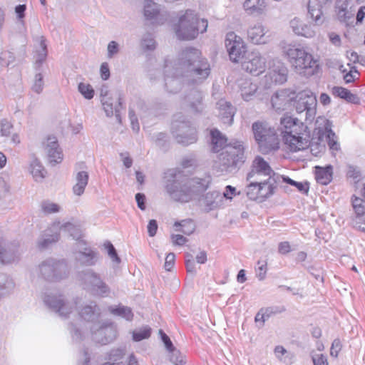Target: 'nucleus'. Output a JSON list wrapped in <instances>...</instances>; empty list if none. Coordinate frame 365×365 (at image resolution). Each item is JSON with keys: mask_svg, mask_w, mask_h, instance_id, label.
<instances>
[{"mask_svg": "<svg viewBox=\"0 0 365 365\" xmlns=\"http://www.w3.org/2000/svg\"><path fill=\"white\" fill-rule=\"evenodd\" d=\"M39 274L46 280L58 281L67 277L68 269L67 264L63 261H56L48 259L42 262L38 266Z\"/></svg>", "mask_w": 365, "mask_h": 365, "instance_id": "nucleus-12", "label": "nucleus"}, {"mask_svg": "<svg viewBox=\"0 0 365 365\" xmlns=\"http://www.w3.org/2000/svg\"><path fill=\"white\" fill-rule=\"evenodd\" d=\"M210 73V64L196 48H186L173 61H165V82L170 93L177 92L181 86L180 77L186 76L192 83H198L206 79Z\"/></svg>", "mask_w": 365, "mask_h": 365, "instance_id": "nucleus-2", "label": "nucleus"}, {"mask_svg": "<svg viewBox=\"0 0 365 365\" xmlns=\"http://www.w3.org/2000/svg\"><path fill=\"white\" fill-rule=\"evenodd\" d=\"M354 15V10L351 6L346 10L337 11V17L341 22H346L348 20L351 19Z\"/></svg>", "mask_w": 365, "mask_h": 365, "instance_id": "nucleus-51", "label": "nucleus"}, {"mask_svg": "<svg viewBox=\"0 0 365 365\" xmlns=\"http://www.w3.org/2000/svg\"><path fill=\"white\" fill-rule=\"evenodd\" d=\"M81 323L82 321L81 320ZM82 327L81 324H79V327H76V325L72 324L70 328V331L72 336V339L73 341H80L84 337L85 332L81 333L80 329Z\"/></svg>", "mask_w": 365, "mask_h": 365, "instance_id": "nucleus-49", "label": "nucleus"}, {"mask_svg": "<svg viewBox=\"0 0 365 365\" xmlns=\"http://www.w3.org/2000/svg\"><path fill=\"white\" fill-rule=\"evenodd\" d=\"M83 242L78 243V250L76 252V261L83 266L90 267L95 265L98 260V254L91 247H83Z\"/></svg>", "mask_w": 365, "mask_h": 365, "instance_id": "nucleus-20", "label": "nucleus"}, {"mask_svg": "<svg viewBox=\"0 0 365 365\" xmlns=\"http://www.w3.org/2000/svg\"><path fill=\"white\" fill-rule=\"evenodd\" d=\"M350 2L349 0H338L336 1L337 11H344L350 8Z\"/></svg>", "mask_w": 365, "mask_h": 365, "instance_id": "nucleus-62", "label": "nucleus"}, {"mask_svg": "<svg viewBox=\"0 0 365 365\" xmlns=\"http://www.w3.org/2000/svg\"><path fill=\"white\" fill-rule=\"evenodd\" d=\"M292 98L286 90L277 91L271 98L272 108L276 110H284L288 108Z\"/></svg>", "mask_w": 365, "mask_h": 365, "instance_id": "nucleus-27", "label": "nucleus"}, {"mask_svg": "<svg viewBox=\"0 0 365 365\" xmlns=\"http://www.w3.org/2000/svg\"><path fill=\"white\" fill-rule=\"evenodd\" d=\"M140 46L144 51H153L155 48V42L151 36L148 34L142 38Z\"/></svg>", "mask_w": 365, "mask_h": 365, "instance_id": "nucleus-46", "label": "nucleus"}, {"mask_svg": "<svg viewBox=\"0 0 365 365\" xmlns=\"http://www.w3.org/2000/svg\"><path fill=\"white\" fill-rule=\"evenodd\" d=\"M341 349V344L339 339H336L334 340L331 347L330 354L332 356L336 357L338 356L339 352Z\"/></svg>", "mask_w": 365, "mask_h": 365, "instance_id": "nucleus-56", "label": "nucleus"}, {"mask_svg": "<svg viewBox=\"0 0 365 365\" xmlns=\"http://www.w3.org/2000/svg\"><path fill=\"white\" fill-rule=\"evenodd\" d=\"M101 75L103 80H107L110 76L109 68L106 63H102L101 66Z\"/></svg>", "mask_w": 365, "mask_h": 365, "instance_id": "nucleus-63", "label": "nucleus"}, {"mask_svg": "<svg viewBox=\"0 0 365 365\" xmlns=\"http://www.w3.org/2000/svg\"><path fill=\"white\" fill-rule=\"evenodd\" d=\"M0 133L2 136L9 137L12 134L13 125L6 119H3L0 123Z\"/></svg>", "mask_w": 365, "mask_h": 365, "instance_id": "nucleus-48", "label": "nucleus"}, {"mask_svg": "<svg viewBox=\"0 0 365 365\" xmlns=\"http://www.w3.org/2000/svg\"><path fill=\"white\" fill-rule=\"evenodd\" d=\"M145 198V195L142 193H137L135 195V200H136V202L138 204V207L141 210H144L145 209V202H144Z\"/></svg>", "mask_w": 365, "mask_h": 365, "instance_id": "nucleus-64", "label": "nucleus"}, {"mask_svg": "<svg viewBox=\"0 0 365 365\" xmlns=\"http://www.w3.org/2000/svg\"><path fill=\"white\" fill-rule=\"evenodd\" d=\"M252 128L259 150L262 154H269L279 148V135L292 152L304 150L310 145L307 125L292 116L282 118L280 128L277 130L263 121L255 122Z\"/></svg>", "mask_w": 365, "mask_h": 365, "instance_id": "nucleus-1", "label": "nucleus"}, {"mask_svg": "<svg viewBox=\"0 0 365 365\" xmlns=\"http://www.w3.org/2000/svg\"><path fill=\"white\" fill-rule=\"evenodd\" d=\"M210 134L211 151L217 155L215 163L222 170H226L228 168L227 139L217 129L211 130Z\"/></svg>", "mask_w": 365, "mask_h": 365, "instance_id": "nucleus-9", "label": "nucleus"}, {"mask_svg": "<svg viewBox=\"0 0 365 365\" xmlns=\"http://www.w3.org/2000/svg\"><path fill=\"white\" fill-rule=\"evenodd\" d=\"M109 311L111 314L116 316H120L128 321L132 320L133 314L129 307L124 306H119L118 307H110Z\"/></svg>", "mask_w": 365, "mask_h": 365, "instance_id": "nucleus-39", "label": "nucleus"}, {"mask_svg": "<svg viewBox=\"0 0 365 365\" xmlns=\"http://www.w3.org/2000/svg\"><path fill=\"white\" fill-rule=\"evenodd\" d=\"M236 85L242 99L245 101L252 100L258 89L257 83H253L252 79L247 77L238 78Z\"/></svg>", "mask_w": 365, "mask_h": 365, "instance_id": "nucleus-22", "label": "nucleus"}, {"mask_svg": "<svg viewBox=\"0 0 365 365\" xmlns=\"http://www.w3.org/2000/svg\"><path fill=\"white\" fill-rule=\"evenodd\" d=\"M278 251L282 255L289 253L291 251L290 245L288 242H282L279 244Z\"/></svg>", "mask_w": 365, "mask_h": 365, "instance_id": "nucleus-61", "label": "nucleus"}, {"mask_svg": "<svg viewBox=\"0 0 365 365\" xmlns=\"http://www.w3.org/2000/svg\"><path fill=\"white\" fill-rule=\"evenodd\" d=\"M242 67L247 72L258 76L264 71L266 60L258 51H252L248 56V60L242 63Z\"/></svg>", "mask_w": 365, "mask_h": 365, "instance_id": "nucleus-17", "label": "nucleus"}, {"mask_svg": "<svg viewBox=\"0 0 365 365\" xmlns=\"http://www.w3.org/2000/svg\"><path fill=\"white\" fill-rule=\"evenodd\" d=\"M88 182V173L86 171H78L75 175V184L73 192L76 195L81 196L85 190Z\"/></svg>", "mask_w": 365, "mask_h": 365, "instance_id": "nucleus-31", "label": "nucleus"}, {"mask_svg": "<svg viewBox=\"0 0 365 365\" xmlns=\"http://www.w3.org/2000/svg\"><path fill=\"white\" fill-rule=\"evenodd\" d=\"M150 336V328L148 327H143L133 332V339L135 341H140L148 339Z\"/></svg>", "mask_w": 365, "mask_h": 365, "instance_id": "nucleus-44", "label": "nucleus"}, {"mask_svg": "<svg viewBox=\"0 0 365 365\" xmlns=\"http://www.w3.org/2000/svg\"><path fill=\"white\" fill-rule=\"evenodd\" d=\"M78 91L86 99H91L94 96V90L88 83H80L78 86Z\"/></svg>", "mask_w": 365, "mask_h": 365, "instance_id": "nucleus-43", "label": "nucleus"}, {"mask_svg": "<svg viewBox=\"0 0 365 365\" xmlns=\"http://www.w3.org/2000/svg\"><path fill=\"white\" fill-rule=\"evenodd\" d=\"M267 31L261 23H257L249 28L247 36L253 43L264 44L269 41V36H266Z\"/></svg>", "mask_w": 365, "mask_h": 365, "instance_id": "nucleus-26", "label": "nucleus"}, {"mask_svg": "<svg viewBox=\"0 0 365 365\" xmlns=\"http://www.w3.org/2000/svg\"><path fill=\"white\" fill-rule=\"evenodd\" d=\"M288 69L282 63L278 62L269 72L268 76L272 82L276 84H283L287 81Z\"/></svg>", "mask_w": 365, "mask_h": 365, "instance_id": "nucleus-28", "label": "nucleus"}, {"mask_svg": "<svg viewBox=\"0 0 365 365\" xmlns=\"http://www.w3.org/2000/svg\"><path fill=\"white\" fill-rule=\"evenodd\" d=\"M122 98L118 93L115 99L113 97H103L101 100L103 109L107 116L115 115L117 120H120V111L122 109Z\"/></svg>", "mask_w": 365, "mask_h": 365, "instance_id": "nucleus-24", "label": "nucleus"}, {"mask_svg": "<svg viewBox=\"0 0 365 365\" xmlns=\"http://www.w3.org/2000/svg\"><path fill=\"white\" fill-rule=\"evenodd\" d=\"M13 284L9 277L5 274H0V292H4V289H9L12 288Z\"/></svg>", "mask_w": 365, "mask_h": 365, "instance_id": "nucleus-53", "label": "nucleus"}, {"mask_svg": "<svg viewBox=\"0 0 365 365\" xmlns=\"http://www.w3.org/2000/svg\"><path fill=\"white\" fill-rule=\"evenodd\" d=\"M77 278L84 289L91 292L96 295L105 297L108 296L110 292L109 287L102 279L100 274L91 269L79 272Z\"/></svg>", "mask_w": 365, "mask_h": 365, "instance_id": "nucleus-8", "label": "nucleus"}, {"mask_svg": "<svg viewBox=\"0 0 365 365\" xmlns=\"http://www.w3.org/2000/svg\"><path fill=\"white\" fill-rule=\"evenodd\" d=\"M171 131L176 140L183 145H189L196 141V129L190 122L185 121L181 115H176L171 124Z\"/></svg>", "mask_w": 365, "mask_h": 365, "instance_id": "nucleus-11", "label": "nucleus"}, {"mask_svg": "<svg viewBox=\"0 0 365 365\" xmlns=\"http://www.w3.org/2000/svg\"><path fill=\"white\" fill-rule=\"evenodd\" d=\"M208 24L207 20L200 19L191 9L180 13L178 21L174 26V31L178 38L180 40H192L197 37L199 33L207 31Z\"/></svg>", "mask_w": 365, "mask_h": 365, "instance_id": "nucleus-5", "label": "nucleus"}, {"mask_svg": "<svg viewBox=\"0 0 365 365\" xmlns=\"http://www.w3.org/2000/svg\"><path fill=\"white\" fill-rule=\"evenodd\" d=\"M42 211L46 214H53L58 212L61 207L54 202L50 201H43L41 204Z\"/></svg>", "mask_w": 365, "mask_h": 365, "instance_id": "nucleus-42", "label": "nucleus"}, {"mask_svg": "<svg viewBox=\"0 0 365 365\" xmlns=\"http://www.w3.org/2000/svg\"><path fill=\"white\" fill-rule=\"evenodd\" d=\"M315 178L318 183L328 185L332 180L333 168L329 165L324 168L316 166Z\"/></svg>", "mask_w": 365, "mask_h": 365, "instance_id": "nucleus-32", "label": "nucleus"}, {"mask_svg": "<svg viewBox=\"0 0 365 365\" xmlns=\"http://www.w3.org/2000/svg\"><path fill=\"white\" fill-rule=\"evenodd\" d=\"M247 52L246 45L240 36L230 32V61L240 62Z\"/></svg>", "mask_w": 365, "mask_h": 365, "instance_id": "nucleus-19", "label": "nucleus"}, {"mask_svg": "<svg viewBox=\"0 0 365 365\" xmlns=\"http://www.w3.org/2000/svg\"><path fill=\"white\" fill-rule=\"evenodd\" d=\"M352 206L356 217H361L365 214V200L357 197H352Z\"/></svg>", "mask_w": 365, "mask_h": 365, "instance_id": "nucleus-41", "label": "nucleus"}, {"mask_svg": "<svg viewBox=\"0 0 365 365\" xmlns=\"http://www.w3.org/2000/svg\"><path fill=\"white\" fill-rule=\"evenodd\" d=\"M292 31L298 35L306 38H312L315 36L316 31L311 24L304 23L300 19L295 17L289 22Z\"/></svg>", "mask_w": 365, "mask_h": 365, "instance_id": "nucleus-25", "label": "nucleus"}, {"mask_svg": "<svg viewBox=\"0 0 365 365\" xmlns=\"http://www.w3.org/2000/svg\"><path fill=\"white\" fill-rule=\"evenodd\" d=\"M312 358L314 365H328L327 359L324 354H316Z\"/></svg>", "mask_w": 365, "mask_h": 365, "instance_id": "nucleus-57", "label": "nucleus"}, {"mask_svg": "<svg viewBox=\"0 0 365 365\" xmlns=\"http://www.w3.org/2000/svg\"><path fill=\"white\" fill-rule=\"evenodd\" d=\"M17 257V252L12 246L0 239V262L7 264L14 262Z\"/></svg>", "mask_w": 365, "mask_h": 365, "instance_id": "nucleus-29", "label": "nucleus"}, {"mask_svg": "<svg viewBox=\"0 0 365 365\" xmlns=\"http://www.w3.org/2000/svg\"><path fill=\"white\" fill-rule=\"evenodd\" d=\"M172 242L174 245H183L187 240L181 235H172Z\"/></svg>", "mask_w": 365, "mask_h": 365, "instance_id": "nucleus-59", "label": "nucleus"}, {"mask_svg": "<svg viewBox=\"0 0 365 365\" xmlns=\"http://www.w3.org/2000/svg\"><path fill=\"white\" fill-rule=\"evenodd\" d=\"M176 232H182L185 235H190L195 230V224L191 220H185L181 222H176L174 224Z\"/></svg>", "mask_w": 365, "mask_h": 365, "instance_id": "nucleus-38", "label": "nucleus"}, {"mask_svg": "<svg viewBox=\"0 0 365 365\" xmlns=\"http://www.w3.org/2000/svg\"><path fill=\"white\" fill-rule=\"evenodd\" d=\"M245 148L241 142H230V172L237 171L245 162Z\"/></svg>", "mask_w": 365, "mask_h": 365, "instance_id": "nucleus-16", "label": "nucleus"}, {"mask_svg": "<svg viewBox=\"0 0 365 365\" xmlns=\"http://www.w3.org/2000/svg\"><path fill=\"white\" fill-rule=\"evenodd\" d=\"M58 231L67 232L73 239L78 240L81 237V230L79 227L73 223L54 222L52 226L46 231L38 240V246L41 249L48 247L51 244L56 242L58 240Z\"/></svg>", "mask_w": 365, "mask_h": 365, "instance_id": "nucleus-7", "label": "nucleus"}, {"mask_svg": "<svg viewBox=\"0 0 365 365\" xmlns=\"http://www.w3.org/2000/svg\"><path fill=\"white\" fill-rule=\"evenodd\" d=\"M249 181L250 184L247 186L246 194L252 200L262 202L272 195L277 188V185L272 182V179L269 181Z\"/></svg>", "mask_w": 365, "mask_h": 365, "instance_id": "nucleus-14", "label": "nucleus"}, {"mask_svg": "<svg viewBox=\"0 0 365 365\" xmlns=\"http://www.w3.org/2000/svg\"><path fill=\"white\" fill-rule=\"evenodd\" d=\"M175 254L173 252H170L167 255L164 264V267L167 271H170V269L173 267L175 264Z\"/></svg>", "mask_w": 365, "mask_h": 365, "instance_id": "nucleus-55", "label": "nucleus"}, {"mask_svg": "<svg viewBox=\"0 0 365 365\" xmlns=\"http://www.w3.org/2000/svg\"><path fill=\"white\" fill-rule=\"evenodd\" d=\"M159 334H160L161 339L163 341L166 349L169 351H174V347H173V343L170 341L168 336L165 333H164L162 330H159Z\"/></svg>", "mask_w": 365, "mask_h": 365, "instance_id": "nucleus-54", "label": "nucleus"}, {"mask_svg": "<svg viewBox=\"0 0 365 365\" xmlns=\"http://www.w3.org/2000/svg\"><path fill=\"white\" fill-rule=\"evenodd\" d=\"M264 0H245L243 9L249 15L261 14L265 8Z\"/></svg>", "mask_w": 365, "mask_h": 365, "instance_id": "nucleus-33", "label": "nucleus"}, {"mask_svg": "<svg viewBox=\"0 0 365 365\" xmlns=\"http://www.w3.org/2000/svg\"><path fill=\"white\" fill-rule=\"evenodd\" d=\"M277 307H270L261 308L255 317V321L258 328H262L264 325V322L268 320L272 315L282 312Z\"/></svg>", "mask_w": 365, "mask_h": 365, "instance_id": "nucleus-30", "label": "nucleus"}, {"mask_svg": "<svg viewBox=\"0 0 365 365\" xmlns=\"http://www.w3.org/2000/svg\"><path fill=\"white\" fill-rule=\"evenodd\" d=\"M104 247L108 250V255H109L112 261L115 263H119L120 262V259L118 257L116 250L113 245L110 242H106L104 244Z\"/></svg>", "mask_w": 365, "mask_h": 365, "instance_id": "nucleus-52", "label": "nucleus"}, {"mask_svg": "<svg viewBox=\"0 0 365 365\" xmlns=\"http://www.w3.org/2000/svg\"><path fill=\"white\" fill-rule=\"evenodd\" d=\"M29 170L36 182H41L47 174L46 169L37 159L31 162Z\"/></svg>", "mask_w": 365, "mask_h": 365, "instance_id": "nucleus-35", "label": "nucleus"}, {"mask_svg": "<svg viewBox=\"0 0 365 365\" xmlns=\"http://www.w3.org/2000/svg\"><path fill=\"white\" fill-rule=\"evenodd\" d=\"M218 197L217 192H207L198 199L199 205L206 211L212 210L217 205L216 198Z\"/></svg>", "mask_w": 365, "mask_h": 365, "instance_id": "nucleus-36", "label": "nucleus"}, {"mask_svg": "<svg viewBox=\"0 0 365 365\" xmlns=\"http://www.w3.org/2000/svg\"><path fill=\"white\" fill-rule=\"evenodd\" d=\"M322 4L318 1L310 0L308 4V12L316 25H321L324 22L322 16Z\"/></svg>", "mask_w": 365, "mask_h": 365, "instance_id": "nucleus-34", "label": "nucleus"}, {"mask_svg": "<svg viewBox=\"0 0 365 365\" xmlns=\"http://www.w3.org/2000/svg\"><path fill=\"white\" fill-rule=\"evenodd\" d=\"M284 53L295 71L304 76L314 75L319 68L318 61L300 45H289Z\"/></svg>", "mask_w": 365, "mask_h": 365, "instance_id": "nucleus-3", "label": "nucleus"}, {"mask_svg": "<svg viewBox=\"0 0 365 365\" xmlns=\"http://www.w3.org/2000/svg\"><path fill=\"white\" fill-rule=\"evenodd\" d=\"M93 340L106 344L112 341L116 336L115 327L111 324H103L99 321L90 327Z\"/></svg>", "mask_w": 365, "mask_h": 365, "instance_id": "nucleus-15", "label": "nucleus"}, {"mask_svg": "<svg viewBox=\"0 0 365 365\" xmlns=\"http://www.w3.org/2000/svg\"><path fill=\"white\" fill-rule=\"evenodd\" d=\"M294 105L297 113L301 115L300 119L297 118L300 122L306 125L302 121L303 118L306 122L313 121L317 113V101L316 96L311 91L304 90L299 92L296 96Z\"/></svg>", "mask_w": 365, "mask_h": 365, "instance_id": "nucleus-6", "label": "nucleus"}, {"mask_svg": "<svg viewBox=\"0 0 365 365\" xmlns=\"http://www.w3.org/2000/svg\"><path fill=\"white\" fill-rule=\"evenodd\" d=\"M208 183L209 180L207 179L192 178L186 179L181 182L175 180L172 183L168 184L166 187L173 199L187 202L205 191Z\"/></svg>", "mask_w": 365, "mask_h": 365, "instance_id": "nucleus-4", "label": "nucleus"}, {"mask_svg": "<svg viewBox=\"0 0 365 365\" xmlns=\"http://www.w3.org/2000/svg\"><path fill=\"white\" fill-rule=\"evenodd\" d=\"M280 178V175L275 174L269 163L261 156H257L255 158L251 170L247 176V180L253 181H269L272 179V182L277 186Z\"/></svg>", "mask_w": 365, "mask_h": 365, "instance_id": "nucleus-10", "label": "nucleus"}, {"mask_svg": "<svg viewBox=\"0 0 365 365\" xmlns=\"http://www.w3.org/2000/svg\"><path fill=\"white\" fill-rule=\"evenodd\" d=\"M327 137H328V145L330 148V150H333V151H337L339 150L340 147H339V144L337 143L336 140H335L334 139V137H333L331 135L328 134L327 135Z\"/></svg>", "mask_w": 365, "mask_h": 365, "instance_id": "nucleus-60", "label": "nucleus"}, {"mask_svg": "<svg viewBox=\"0 0 365 365\" xmlns=\"http://www.w3.org/2000/svg\"><path fill=\"white\" fill-rule=\"evenodd\" d=\"M125 355V348H118L111 350L109 356L108 360L109 361H123V359L124 358V356Z\"/></svg>", "mask_w": 365, "mask_h": 365, "instance_id": "nucleus-47", "label": "nucleus"}, {"mask_svg": "<svg viewBox=\"0 0 365 365\" xmlns=\"http://www.w3.org/2000/svg\"><path fill=\"white\" fill-rule=\"evenodd\" d=\"M332 93L349 103H357L359 102L356 95L351 93L350 91L343 87L334 86L332 88Z\"/></svg>", "mask_w": 365, "mask_h": 365, "instance_id": "nucleus-37", "label": "nucleus"}, {"mask_svg": "<svg viewBox=\"0 0 365 365\" xmlns=\"http://www.w3.org/2000/svg\"><path fill=\"white\" fill-rule=\"evenodd\" d=\"M143 14L146 19L156 24H164L168 17V13L161 11L160 6L151 0L144 1Z\"/></svg>", "mask_w": 365, "mask_h": 365, "instance_id": "nucleus-18", "label": "nucleus"}, {"mask_svg": "<svg viewBox=\"0 0 365 365\" xmlns=\"http://www.w3.org/2000/svg\"><path fill=\"white\" fill-rule=\"evenodd\" d=\"M79 314L81 319L86 322L85 327L90 329L91 325L98 322L101 311L96 304L91 302L82 307L79 312Z\"/></svg>", "mask_w": 365, "mask_h": 365, "instance_id": "nucleus-23", "label": "nucleus"}, {"mask_svg": "<svg viewBox=\"0 0 365 365\" xmlns=\"http://www.w3.org/2000/svg\"><path fill=\"white\" fill-rule=\"evenodd\" d=\"M43 302L51 309L61 317H67L77 307L76 302H67L62 294L49 292L44 295Z\"/></svg>", "mask_w": 365, "mask_h": 365, "instance_id": "nucleus-13", "label": "nucleus"}, {"mask_svg": "<svg viewBox=\"0 0 365 365\" xmlns=\"http://www.w3.org/2000/svg\"><path fill=\"white\" fill-rule=\"evenodd\" d=\"M43 77L41 73H36L34 76L32 85V91L36 93H41L43 89Z\"/></svg>", "mask_w": 365, "mask_h": 365, "instance_id": "nucleus-45", "label": "nucleus"}, {"mask_svg": "<svg viewBox=\"0 0 365 365\" xmlns=\"http://www.w3.org/2000/svg\"><path fill=\"white\" fill-rule=\"evenodd\" d=\"M39 48L36 50V62L41 63L47 56L46 45L43 36L38 39Z\"/></svg>", "mask_w": 365, "mask_h": 365, "instance_id": "nucleus-40", "label": "nucleus"}, {"mask_svg": "<svg viewBox=\"0 0 365 365\" xmlns=\"http://www.w3.org/2000/svg\"><path fill=\"white\" fill-rule=\"evenodd\" d=\"M120 51V46L115 41H111L107 46V58H112L117 55Z\"/></svg>", "mask_w": 365, "mask_h": 365, "instance_id": "nucleus-50", "label": "nucleus"}, {"mask_svg": "<svg viewBox=\"0 0 365 365\" xmlns=\"http://www.w3.org/2000/svg\"><path fill=\"white\" fill-rule=\"evenodd\" d=\"M49 163L54 165L59 163L63 160L62 150L59 147L57 139L54 136H50L45 143L44 148Z\"/></svg>", "mask_w": 365, "mask_h": 365, "instance_id": "nucleus-21", "label": "nucleus"}, {"mask_svg": "<svg viewBox=\"0 0 365 365\" xmlns=\"http://www.w3.org/2000/svg\"><path fill=\"white\" fill-rule=\"evenodd\" d=\"M148 232L150 237H154L158 230V223L155 220H150L148 225Z\"/></svg>", "mask_w": 365, "mask_h": 365, "instance_id": "nucleus-58", "label": "nucleus"}]
</instances>
